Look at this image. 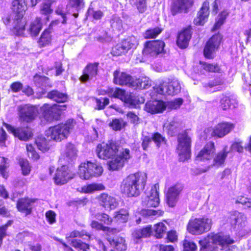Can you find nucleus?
<instances>
[{
	"label": "nucleus",
	"instance_id": "nucleus-1",
	"mask_svg": "<svg viewBox=\"0 0 251 251\" xmlns=\"http://www.w3.org/2000/svg\"><path fill=\"white\" fill-rule=\"evenodd\" d=\"M96 152L98 156L102 159L112 158L108 163V169L112 171L122 169L125 163L131 158L130 151L128 149L119 150V146L113 141L107 143H102L97 146Z\"/></svg>",
	"mask_w": 251,
	"mask_h": 251
},
{
	"label": "nucleus",
	"instance_id": "nucleus-2",
	"mask_svg": "<svg viewBox=\"0 0 251 251\" xmlns=\"http://www.w3.org/2000/svg\"><path fill=\"white\" fill-rule=\"evenodd\" d=\"M12 13L4 16L3 24L16 35L23 34L25 29V21L23 19L27 5L25 0H14L12 2Z\"/></svg>",
	"mask_w": 251,
	"mask_h": 251
},
{
	"label": "nucleus",
	"instance_id": "nucleus-3",
	"mask_svg": "<svg viewBox=\"0 0 251 251\" xmlns=\"http://www.w3.org/2000/svg\"><path fill=\"white\" fill-rule=\"evenodd\" d=\"M147 175L144 172L130 174L123 181L122 191L128 197L138 196L144 188Z\"/></svg>",
	"mask_w": 251,
	"mask_h": 251
},
{
	"label": "nucleus",
	"instance_id": "nucleus-4",
	"mask_svg": "<svg viewBox=\"0 0 251 251\" xmlns=\"http://www.w3.org/2000/svg\"><path fill=\"white\" fill-rule=\"evenodd\" d=\"M234 241L227 234L223 233H211L207 238L199 241L202 246L200 251H207V248H212L213 245H219L223 251H236L235 246L232 245Z\"/></svg>",
	"mask_w": 251,
	"mask_h": 251
},
{
	"label": "nucleus",
	"instance_id": "nucleus-5",
	"mask_svg": "<svg viewBox=\"0 0 251 251\" xmlns=\"http://www.w3.org/2000/svg\"><path fill=\"white\" fill-rule=\"evenodd\" d=\"M75 125V121L73 119H69L65 124H59L49 128L46 131V135L49 140L61 141L67 138Z\"/></svg>",
	"mask_w": 251,
	"mask_h": 251
},
{
	"label": "nucleus",
	"instance_id": "nucleus-6",
	"mask_svg": "<svg viewBox=\"0 0 251 251\" xmlns=\"http://www.w3.org/2000/svg\"><path fill=\"white\" fill-rule=\"evenodd\" d=\"M177 152L179 160L184 161L190 157L191 137L188 130L179 133L177 136Z\"/></svg>",
	"mask_w": 251,
	"mask_h": 251
},
{
	"label": "nucleus",
	"instance_id": "nucleus-7",
	"mask_svg": "<svg viewBox=\"0 0 251 251\" xmlns=\"http://www.w3.org/2000/svg\"><path fill=\"white\" fill-rule=\"evenodd\" d=\"M103 171V168L100 164L87 161L79 165L78 174L81 178L89 179L93 177L101 176Z\"/></svg>",
	"mask_w": 251,
	"mask_h": 251
},
{
	"label": "nucleus",
	"instance_id": "nucleus-8",
	"mask_svg": "<svg viewBox=\"0 0 251 251\" xmlns=\"http://www.w3.org/2000/svg\"><path fill=\"white\" fill-rule=\"evenodd\" d=\"M66 107L65 105L55 104L50 105L45 103L41 107V111L45 120L50 122L53 120H58L61 111L65 110Z\"/></svg>",
	"mask_w": 251,
	"mask_h": 251
},
{
	"label": "nucleus",
	"instance_id": "nucleus-9",
	"mask_svg": "<svg viewBox=\"0 0 251 251\" xmlns=\"http://www.w3.org/2000/svg\"><path fill=\"white\" fill-rule=\"evenodd\" d=\"M155 92L164 96H174L180 91V86L178 80H173L170 82L163 81L154 87Z\"/></svg>",
	"mask_w": 251,
	"mask_h": 251
},
{
	"label": "nucleus",
	"instance_id": "nucleus-10",
	"mask_svg": "<svg viewBox=\"0 0 251 251\" xmlns=\"http://www.w3.org/2000/svg\"><path fill=\"white\" fill-rule=\"evenodd\" d=\"M218 0H207L203 4L199 11L197 16L194 19V23L196 25H203L207 21L209 14V5L210 2L213 4V12L216 14L218 9Z\"/></svg>",
	"mask_w": 251,
	"mask_h": 251
},
{
	"label": "nucleus",
	"instance_id": "nucleus-11",
	"mask_svg": "<svg viewBox=\"0 0 251 251\" xmlns=\"http://www.w3.org/2000/svg\"><path fill=\"white\" fill-rule=\"evenodd\" d=\"M211 226V221H190L187 230L193 234H201L209 231Z\"/></svg>",
	"mask_w": 251,
	"mask_h": 251
},
{
	"label": "nucleus",
	"instance_id": "nucleus-12",
	"mask_svg": "<svg viewBox=\"0 0 251 251\" xmlns=\"http://www.w3.org/2000/svg\"><path fill=\"white\" fill-rule=\"evenodd\" d=\"M222 37L219 34H216L211 37L206 43L203 52L205 57L208 59L214 57V53L219 48Z\"/></svg>",
	"mask_w": 251,
	"mask_h": 251
},
{
	"label": "nucleus",
	"instance_id": "nucleus-13",
	"mask_svg": "<svg viewBox=\"0 0 251 251\" xmlns=\"http://www.w3.org/2000/svg\"><path fill=\"white\" fill-rule=\"evenodd\" d=\"M165 43L160 40L150 41L146 42L143 50L145 55L156 56L164 50Z\"/></svg>",
	"mask_w": 251,
	"mask_h": 251
},
{
	"label": "nucleus",
	"instance_id": "nucleus-14",
	"mask_svg": "<svg viewBox=\"0 0 251 251\" xmlns=\"http://www.w3.org/2000/svg\"><path fill=\"white\" fill-rule=\"evenodd\" d=\"M234 127L233 124L225 122L218 124L214 128H209L205 132H210L211 136L222 138L229 133Z\"/></svg>",
	"mask_w": 251,
	"mask_h": 251
},
{
	"label": "nucleus",
	"instance_id": "nucleus-15",
	"mask_svg": "<svg viewBox=\"0 0 251 251\" xmlns=\"http://www.w3.org/2000/svg\"><path fill=\"white\" fill-rule=\"evenodd\" d=\"M113 82L115 84L134 87V79L129 74L120 70H116L113 73Z\"/></svg>",
	"mask_w": 251,
	"mask_h": 251
},
{
	"label": "nucleus",
	"instance_id": "nucleus-16",
	"mask_svg": "<svg viewBox=\"0 0 251 251\" xmlns=\"http://www.w3.org/2000/svg\"><path fill=\"white\" fill-rule=\"evenodd\" d=\"M215 151L214 143L212 142L207 143L197 154L196 159L207 162L209 164V162L213 158Z\"/></svg>",
	"mask_w": 251,
	"mask_h": 251
},
{
	"label": "nucleus",
	"instance_id": "nucleus-17",
	"mask_svg": "<svg viewBox=\"0 0 251 251\" xmlns=\"http://www.w3.org/2000/svg\"><path fill=\"white\" fill-rule=\"evenodd\" d=\"M136 45L135 38L131 37L113 47L111 53L114 56L121 55L126 53L130 49L135 47Z\"/></svg>",
	"mask_w": 251,
	"mask_h": 251
},
{
	"label": "nucleus",
	"instance_id": "nucleus-18",
	"mask_svg": "<svg viewBox=\"0 0 251 251\" xmlns=\"http://www.w3.org/2000/svg\"><path fill=\"white\" fill-rule=\"evenodd\" d=\"M228 153V151H227V147L226 146L224 148L222 151L218 152L215 157L212 158L213 160L212 163L208 164L205 169H201L199 174L205 173L208 171L211 167H215L216 168H219L224 165Z\"/></svg>",
	"mask_w": 251,
	"mask_h": 251
},
{
	"label": "nucleus",
	"instance_id": "nucleus-19",
	"mask_svg": "<svg viewBox=\"0 0 251 251\" xmlns=\"http://www.w3.org/2000/svg\"><path fill=\"white\" fill-rule=\"evenodd\" d=\"M20 120L26 122L32 121L37 115L38 110L35 106L25 105L19 107Z\"/></svg>",
	"mask_w": 251,
	"mask_h": 251
},
{
	"label": "nucleus",
	"instance_id": "nucleus-20",
	"mask_svg": "<svg viewBox=\"0 0 251 251\" xmlns=\"http://www.w3.org/2000/svg\"><path fill=\"white\" fill-rule=\"evenodd\" d=\"M183 189V185L179 183H176L169 188L166 198L167 203L170 207H174L176 205Z\"/></svg>",
	"mask_w": 251,
	"mask_h": 251
},
{
	"label": "nucleus",
	"instance_id": "nucleus-21",
	"mask_svg": "<svg viewBox=\"0 0 251 251\" xmlns=\"http://www.w3.org/2000/svg\"><path fill=\"white\" fill-rule=\"evenodd\" d=\"M4 125L9 132L21 140L26 141L32 137L31 130L28 127H19L15 129L8 124H4Z\"/></svg>",
	"mask_w": 251,
	"mask_h": 251
},
{
	"label": "nucleus",
	"instance_id": "nucleus-22",
	"mask_svg": "<svg viewBox=\"0 0 251 251\" xmlns=\"http://www.w3.org/2000/svg\"><path fill=\"white\" fill-rule=\"evenodd\" d=\"M73 178V175L70 172L68 167L64 165L58 168L54 177V182L57 185L66 183L69 180Z\"/></svg>",
	"mask_w": 251,
	"mask_h": 251
},
{
	"label": "nucleus",
	"instance_id": "nucleus-23",
	"mask_svg": "<svg viewBox=\"0 0 251 251\" xmlns=\"http://www.w3.org/2000/svg\"><path fill=\"white\" fill-rule=\"evenodd\" d=\"M98 199L100 205L106 210L114 209L119 204L115 197L106 193L100 194Z\"/></svg>",
	"mask_w": 251,
	"mask_h": 251
},
{
	"label": "nucleus",
	"instance_id": "nucleus-24",
	"mask_svg": "<svg viewBox=\"0 0 251 251\" xmlns=\"http://www.w3.org/2000/svg\"><path fill=\"white\" fill-rule=\"evenodd\" d=\"M158 185L155 184L151 187L149 195L146 197V205L148 207H156L159 204V192L157 190Z\"/></svg>",
	"mask_w": 251,
	"mask_h": 251
},
{
	"label": "nucleus",
	"instance_id": "nucleus-25",
	"mask_svg": "<svg viewBox=\"0 0 251 251\" xmlns=\"http://www.w3.org/2000/svg\"><path fill=\"white\" fill-rule=\"evenodd\" d=\"M166 108V105L162 101L153 100L147 102L144 110L151 114L162 112Z\"/></svg>",
	"mask_w": 251,
	"mask_h": 251
},
{
	"label": "nucleus",
	"instance_id": "nucleus-26",
	"mask_svg": "<svg viewBox=\"0 0 251 251\" xmlns=\"http://www.w3.org/2000/svg\"><path fill=\"white\" fill-rule=\"evenodd\" d=\"M98 65V63L88 64L80 77L81 81L85 82L95 77L97 75Z\"/></svg>",
	"mask_w": 251,
	"mask_h": 251
},
{
	"label": "nucleus",
	"instance_id": "nucleus-27",
	"mask_svg": "<svg viewBox=\"0 0 251 251\" xmlns=\"http://www.w3.org/2000/svg\"><path fill=\"white\" fill-rule=\"evenodd\" d=\"M35 200L28 198L19 200L17 203V207L19 211L25 213V215L31 213Z\"/></svg>",
	"mask_w": 251,
	"mask_h": 251
},
{
	"label": "nucleus",
	"instance_id": "nucleus-28",
	"mask_svg": "<svg viewBox=\"0 0 251 251\" xmlns=\"http://www.w3.org/2000/svg\"><path fill=\"white\" fill-rule=\"evenodd\" d=\"M193 0H176L171 7V12L173 15L182 10H186L193 4Z\"/></svg>",
	"mask_w": 251,
	"mask_h": 251
},
{
	"label": "nucleus",
	"instance_id": "nucleus-29",
	"mask_svg": "<svg viewBox=\"0 0 251 251\" xmlns=\"http://www.w3.org/2000/svg\"><path fill=\"white\" fill-rule=\"evenodd\" d=\"M191 38V32L189 28H186L179 33L177 39V44L181 49L187 48Z\"/></svg>",
	"mask_w": 251,
	"mask_h": 251
},
{
	"label": "nucleus",
	"instance_id": "nucleus-30",
	"mask_svg": "<svg viewBox=\"0 0 251 251\" xmlns=\"http://www.w3.org/2000/svg\"><path fill=\"white\" fill-rule=\"evenodd\" d=\"M47 97L57 103H64L67 101L68 100V96L66 94L61 93L55 90L49 92Z\"/></svg>",
	"mask_w": 251,
	"mask_h": 251
},
{
	"label": "nucleus",
	"instance_id": "nucleus-31",
	"mask_svg": "<svg viewBox=\"0 0 251 251\" xmlns=\"http://www.w3.org/2000/svg\"><path fill=\"white\" fill-rule=\"evenodd\" d=\"M107 240L110 244L118 251H123L126 249V241L123 237H118L113 239L108 238Z\"/></svg>",
	"mask_w": 251,
	"mask_h": 251
},
{
	"label": "nucleus",
	"instance_id": "nucleus-32",
	"mask_svg": "<svg viewBox=\"0 0 251 251\" xmlns=\"http://www.w3.org/2000/svg\"><path fill=\"white\" fill-rule=\"evenodd\" d=\"M152 232L151 226H147L142 229L135 230L132 233L134 239H139L142 238L149 237Z\"/></svg>",
	"mask_w": 251,
	"mask_h": 251
},
{
	"label": "nucleus",
	"instance_id": "nucleus-33",
	"mask_svg": "<svg viewBox=\"0 0 251 251\" xmlns=\"http://www.w3.org/2000/svg\"><path fill=\"white\" fill-rule=\"evenodd\" d=\"M51 33L52 30L50 27L44 31L39 40L40 46L44 47L50 43L52 37L51 35Z\"/></svg>",
	"mask_w": 251,
	"mask_h": 251
},
{
	"label": "nucleus",
	"instance_id": "nucleus-34",
	"mask_svg": "<svg viewBox=\"0 0 251 251\" xmlns=\"http://www.w3.org/2000/svg\"><path fill=\"white\" fill-rule=\"evenodd\" d=\"M42 25L41 23V19L39 18H37L33 21L29 28V31L32 36H36L41 30Z\"/></svg>",
	"mask_w": 251,
	"mask_h": 251
},
{
	"label": "nucleus",
	"instance_id": "nucleus-35",
	"mask_svg": "<svg viewBox=\"0 0 251 251\" xmlns=\"http://www.w3.org/2000/svg\"><path fill=\"white\" fill-rule=\"evenodd\" d=\"M144 100L141 98V100L134 95H128L125 100V102L131 107H136L139 103H143Z\"/></svg>",
	"mask_w": 251,
	"mask_h": 251
},
{
	"label": "nucleus",
	"instance_id": "nucleus-36",
	"mask_svg": "<svg viewBox=\"0 0 251 251\" xmlns=\"http://www.w3.org/2000/svg\"><path fill=\"white\" fill-rule=\"evenodd\" d=\"M105 187L101 184L92 183L82 187V191L85 193H91L96 191L103 190Z\"/></svg>",
	"mask_w": 251,
	"mask_h": 251
},
{
	"label": "nucleus",
	"instance_id": "nucleus-37",
	"mask_svg": "<svg viewBox=\"0 0 251 251\" xmlns=\"http://www.w3.org/2000/svg\"><path fill=\"white\" fill-rule=\"evenodd\" d=\"M110 23L113 30L120 31L123 28L122 20L116 15L112 16Z\"/></svg>",
	"mask_w": 251,
	"mask_h": 251
},
{
	"label": "nucleus",
	"instance_id": "nucleus-38",
	"mask_svg": "<svg viewBox=\"0 0 251 251\" xmlns=\"http://www.w3.org/2000/svg\"><path fill=\"white\" fill-rule=\"evenodd\" d=\"M163 213L164 212L161 210L156 211L146 209L141 210L139 212V214L142 216L143 218H150V216H159L162 215Z\"/></svg>",
	"mask_w": 251,
	"mask_h": 251
},
{
	"label": "nucleus",
	"instance_id": "nucleus-39",
	"mask_svg": "<svg viewBox=\"0 0 251 251\" xmlns=\"http://www.w3.org/2000/svg\"><path fill=\"white\" fill-rule=\"evenodd\" d=\"M91 226L93 228H96L98 230H102L104 231H107L108 233L111 232L115 233L119 232L116 229H111L110 228L104 226L101 223H99L98 221H93L91 223Z\"/></svg>",
	"mask_w": 251,
	"mask_h": 251
},
{
	"label": "nucleus",
	"instance_id": "nucleus-40",
	"mask_svg": "<svg viewBox=\"0 0 251 251\" xmlns=\"http://www.w3.org/2000/svg\"><path fill=\"white\" fill-rule=\"evenodd\" d=\"M141 140L142 147L144 151H146L150 147L153 141L151 135L145 132L142 133Z\"/></svg>",
	"mask_w": 251,
	"mask_h": 251
},
{
	"label": "nucleus",
	"instance_id": "nucleus-41",
	"mask_svg": "<svg viewBox=\"0 0 251 251\" xmlns=\"http://www.w3.org/2000/svg\"><path fill=\"white\" fill-rule=\"evenodd\" d=\"M229 13L226 10L223 11L219 15L218 20L214 25L213 30H216L224 23L226 19L228 16Z\"/></svg>",
	"mask_w": 251,
	"mask_h": 251
},
{
	"label": "nucleus",
	"instance_id": "nucleus-42",
	"mask_svg": "<svg viewBox=\"0 0 251 251\" xmlns=\"http://www.w3.org/2000/svg\"><path fill=\"white\" fill-rule=\"evenodd\" d=\"M162 31V29L156 27L152 29H148L144 34L146 39L154 38L159 35Z\"/></svg>",
	"mask_w": 251,
	"mask_h": 251
},
{
	"label": "nucleus",
	"instance_id": "nucleus-43",
	"mask_svg": "<svg viewBox=\"0 0 251 251\" xmlns=\"http://www.w3.org/2000/svg\"><path fill=\"white\" fill-rule=\"evenodd\" d=\"M76 150L73 144L69 143L65 150L66 156L69 159H73L76 155Z\"/></svg>",
	"mask_w": 251,
	"mask_h": 251
},
{
	"label": "nucleus",
	"instance_id": "nucleus-44",
	"mask_svg": "<svg viewBox=\"0 0 251 251\" xmlns=\"http://www.w3.org/2000/svg\"><path fill=\"white\" fill-rule=\"evenodd\" d=\"M70 8L66 7V9H64L62 5L58 6L56 10H55V13L56 14L60 15L61 16L62 18V21L61 23L63 24H65L67 22V18L66 17V15L69 12Z\"/></svg>",
	"mask_w": 251,
	"mask_h": 251
},
{
	"label": "nucleus",
	"instance_id": "nucleus-45",
	"mask_svg": "<svg viewBox=\"0 0 251 251\" xmlns=\"http://www.w3.org/2000/svg\"><path fill=\"white\" fill-rule=\"evenodd\" d=\"M166 227L162 222H159L154 226V230L156 233V236L158 238L162 237V235L166 232Z\"/></svg>",
	"mask_w": 251,
	"mask_h": 251
},
{
	"label": "nucleus",
	"instance_id": "nucleus-46",
	"mask_svg": "<svg viewBox=\"0 0 251 251\" xmlns=\"http://www.w3.org/2000/svg\"><path fill=\"white\" fill-rule=\"evenodd\" d=\"M134 84L135 86L132 87L134 89H136L137 87H139L140 89H147L151 85V81L149 80L146 78H144V80L142 79H138L134 80Z\"/></svg>",
	"mask_w": 251,
	"mask_h": 251
},
{
	"label": "nucleus",
	"instance_id": "nucleus-47",
	"mask_svg": "<svg viewBox=\"0 0 251 251\" xmlns=\"http://www.w3.org/2000/svg\"><path fill=\"white\" fill-rule=\"evenodd\" d=\"M71 245L74 247L79 249L82 251H90V248L88 244L81 242L80 241L73 240Z\"/></svg>",
	"mask_w": 251,
	"mask_h": 251
},
{
	"label": "nucleus",
	"instance_id": "nucleus-48",
	"mask_svg": "<svg viewBox=\"0 0 251 251\" xmlns=\"http://www.w3.org/2000/svg\"><path fill=\"white\" fill-rule=\"evenodd\" d=\"M36 143L38 149L43 152L48 151L50 148L48 142L45 138L38 139Z\"/></svg>",
	"mask_w": 251,
	"mask_h": 251
},
{
	"label": "nucleus",
	"instance_id": "nucleus-49",
	"mask_svg": "<svg viewBox=\"0 0 251 251\" xmlns=\"http://www.w3.org/2000/svg\"><path fill=\"white\" fill-rule=\"evenodd\" d=\"M20 165L22 171V174L24 176L28 175L31 171L30 166L27 160L21 159L20 160Z\"/></svg>",
	"mask_w": 251,
	"mask_h": 251
},
{
	"label": "nucleus",
	"instance_id": "nucleus-50",
	"mask_svg": "<svg viewBox=\"0 0 251 251\" xmlns=\"http://www.w3.org/2000/svg\"><path fill=\"white\" fill-rule=\"evenodd\" d=\"M132 3L136 6L140 13H143L146 10V0H132Z\"/></svg>",
	"mask_w": 251,
	"mask_h": 251
},
{
	"label": "nucleus",
	"instance_id": "nucleus-51",
	"mask_svg": "<svg viewBox=\"0 0 251 251\" xmlns=\"http://www.w3.org/2000/svg\"><path fill=\"white\" fill-rule=\"evenodd\" d=\"M114 218L117 220H127L129 218V214L127 210L121 209L115 212Z\"/></svg>",
	"mask_w": 251,
	"mask_h": 251
},
{
	"label": "nucleus",
	"instance_id": "nucleus-52",
	"mask_svg": "<svg viewBox=\"0 0 251 251\" xmlns=\"http://www.w3.org/2000/svg\"><path fill=\"white\" fill-rule=\"evenodd\" d=\"M125 123L122 119H115L110 123V126L114 130H120L125 126Z\"/></svg>",
	"mask_w": 251,
	"mask_h": 251
},
{
	"label": "nucleus",
	"instance_id": "nucleus-53",
	"mask_svg": "<svg viewBox=\"0 0 251 251\" xmlns=\"http://www.w3.org/2000/svg\"><path fill=\"white\" fill-rule=\"evenodd\" d=\"M151 135L153 141L156 145L157 147H159L162 144H165V138L160 133L156 132Z\"/></svg>",
	"mask_w": 251,
	"mask_h": 251
},
{
	"label": "nucleus",
	"instance_id": "nucleus-54",
	"mask_svg": "<svg viewBox=\"0 0 251 251\" xmlns=\"http://www.w3.org/2000/svg\"><path fill=\"white\" fill-rule=\"evenodd\" d=\"M183 251H197V247L194 242L184 240L183 243Z\"/></svg>",
	"mask_w": 251,
	"mask_h": 251
},
{
	"label": "nucleus",
	"instance_id": "nucleus-55",
	"mask_svg": "<svg viewBox=\"0 0 251 251\" xmlns=\"http://www.w3.org/2000/svg\"><path fill=\"white\" fill-rule=\"evenodd\" d=\"M227 218L231 220H239L246 218V217L243 213L237 210H233L229 212Z\"/></svg>",
	"mask_w": 251,
	"mask_h": 251
},
{
	"label": "nucleus",
	"instance_id": "nucleus-56",
	"mask_svg": "<svg viewBox=\"0 0 251 251\" xmlns=\"http://www.w3.org/2000/svg\"><path fill=\"white\" fill-rule=\"evenodd\" d=\"M83 5V0H69L67 8H75L76 10H78Z\"/></svg>",
	"mask_w": 251,
	"mask_h": 251
},
{
	"label": "nucleus",
	"instance_id": "nucleus-57",
	"mask_svg": "<svg viewBox=\"0 0 251 251\" xmlns=\"http://www.w3.org/2000/svg\"><path fill=\"white\" fill-rule=\"evenodd\" d=\"M113 95L114 97L119 98L124 101H125L127 95L125 91L118 88H116L115 89Z\"/></svg>",
	"mask_w": 251,
	"mask_h": 251
},
{
	"label": "nucleus",
	"instance_id": "nucleus-58",
	"mask_svg": "<svg viewBox=\"0 0 251 251\" xmlns=\"http://www.w3.org/2000/svg\"><path fill=\"white\" fill-rule=\"evenodd\" d=\"M223 83V81L220 78H216L215 79L210 80L208 82H203L202 83L204 87L206 88H211L214 86L221 85Z\"/></svg>",
	"mask_w": 251,
	"mask_h": 251
},
{
	"label": "nucleus",
	"instance_id": "nucleus-59",
	"mask_svg": "<svg viewBox=\"0 0 251 251\" xmlns=\"http://www.w3.org/2000/svg\"><path fill=\"white\" fill-rule=\"evenodd\" d=\"M26 150L28 156L29 158H31L33 159H38L39 158V155L34 150L31 145H26Z\"/></svg>",
	"mask_w": 251,
	"mask_h": 251
},
{
	"label": "nucleus",
	"instance_id": "nucleus-60",
	"mask_svg": "<svg viewBox=\"0 0 251 251\" xmlns=\"http://www.w3.org/2000/svg\"><path fill=\"white\" fill-rule=\"evenodd\" d=\"M109 102L108 98H104L96 100L97 106L99 110L104 109L106 105Z\"/></svg>",
	"mask_w": 251,
	"mask_h": 251
},
{
	"label": "nucleus",
	"instance_id": "nucleus-61",
	"mask_svg": "<svg viewBox=\"0 0 251 251\" xmlns=\"http://www.w3.org/2000/svg\"><path fill=\"white\" fill-rule=\"evenodd\" d=\"M7 161V158L2 157L1 159V164L0 165V173L4 178L7 177L6 173V170L8 167V165L6 164Z\"/></svg>",
	"mask_w": 251,
	"mask_h": 251
},
{
	"label": "nucleus",
	"instance_id": "nucleus-62",
	"mask_svg": "<svg viewBox=\"0 0 251 251\" xmlns=\"http://www.w3.org/2000/svg\"><path fill=\"white\" fill-rule=\"evenodd\" d=\"M203 68L205 70L211 72H218L220 70L219 66L217 64L205 63L203 64Z\"/></svg>",
	"mask_w": 251,
	"mask_h": 251
},
{
	"label": "nucleus",
	"instance_id": "nucleus-63",
	"mask_svg": "<svg viewBox=\"0 0 251 251\" xmlns=\"http://www.w3.org/2000/svg\"><path fill=\"white\" fill-rule=\"evenodd\" d=\"M230 100L229 98L226 96H223L221 100V107L225 110L228 109L230 106Z\"/></svg>",
	"mask_w": 251,
	"mask_h": 251
},
{
	"label": "nucleus",
	"instance_id": "nucleus-64",
	"mask_svg": "<svg viewBox=\"0 0 251 251\" xmlns=\"http://www.w3.org/2000/svg\"><path fill=\"white\" fill-rule=\"evenodd\" d=\"M50 3L47 2L43 3L41 6V12L42 14L45 15L49 14L52 12V10L50 9Z\"/></svg>",
	"mask_w": 251,
	"mask_h": 251
}]
</instances>
